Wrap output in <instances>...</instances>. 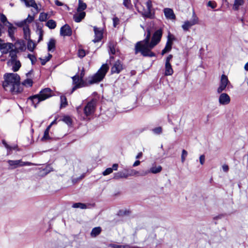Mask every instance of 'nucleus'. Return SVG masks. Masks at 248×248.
Listing matches in <instances>:
<instances>
[{"label":"nucleus","mask_w":248,"mask_h":248,"mask_svg":"<svg viewBox=\"0 0 248 248\" xmlns=\"http://www.w3.org/2000/svg\"><path fill=\"white\" fill-rule=\"evenodd\" d=\"M162 36V30L160 29L156 30L154 33L151 41L150 43L151 32L149 29L147 31V35L145 39L138 42L135 45V53L140 52L144 57H152L155 56V54L151 51L160 41Z\"/></svg>","instance_id":"obj_1"},{"label":"nucleus","mask_w":248,"mask_h":248,"mask_svg":"<svg viewBox=\"0 0 248 248\" xmlns=\"http://www.w3.org/2000/svg\"><path fill=\"white\" fill-rule=\"evenodd\" d=\"M4 81L2 86L6 91L13 94H16L23 90L20 85V77L15 73H6L4 76Z\"/></svg>","instance_id":"obj_2"},{"label":"nucleus","mask_w":248,"mask_h":248,"mask_svg":"<svg viewBox=\"0 0 248 248\" xmlns=\"http://www.w3.org/2000/svg\"><path fill=\"white\" fill-rule=\"evenodd\" d=\"M108 69V65L106 63L103 64L95 74L88 78V82L90 84H93L101 81L105 78Z\"/></svg>","instance_id":"obj_3"},{"label":"nucleus","mask_w":248,"mask_h":248,"mask_svg":"<svg viewBox=\"0 0 248 248\" xmlns=\"http://www.w3.org/2000/svg\"><path fill=\"white\" fill-rule=\"evenodd\" d=\"M199 23V17L196 15L194 11H193L191 19L185 21L184 24L182 25V28L184 31H188L192 26L198 24Z\"/></svg>","instance_id":"obj_4"},{"label":"nucleus","mask_w":248,"mask_h":248,"mask_svg":"<svg viewBox=\"0 0 248 248\" xmlns=\"http://www.w3.org/2000/svg\"><path fill=\"white\" fill-rule=\"evenodd\" d=\"M231 85V83L229 80L227 76L223 74L221 75L219 82V85L217 90L218 93H220L225 90L227 87Z\"/></svg>","instance_id":"obj_5"},{"label":"nucleus","mask_w":248,"mask_h":248,"mask_svg":"<svg viewBox=\"0 0 248 248\" xmlns=\"http://www.w3.org/2000/svg\"><path fill=\"white\" fill-rule=\"evenodd\" d=\"M7 162L10 167V169H14L19 167H22L24 166H31L35 165L34 164L30 162H23L22 160H9Z\"/></svg>","instance_id":"obj_6"},{"label":"nucleus","mask_w":248,"mask_h":248,"mask_svg":"<svg viewBox=\"0 0 248 248\" xmlns=\"http://www.w3.org/2000/svg\"><path fill=\"white\" fill-rule=\"evenodd\" d=\"M96 101L92 100L89 102L84 108V113L87 117L93 114L95 109Z\"/></svg>","instance_id":"obj_7"},{"label":"nucleus","mask_w":248,"mask_h":248,"mask_svg":"<svg viewBox=\"0 0 248 248\" xmlns=\"http://www.w3.org/2000/svg\"><path fill=\"white\" fill-rule=\"evenodd\" d=\"M73 84L74 85L72 88V91L70 93L71 94L77 89L81 88L84 86V82L83 79L79 78L78 75H76L72 77Z\"/></svg>","instance_id":"obj_8"},{"label":"nucleus","mask_w":248,"mask_h":248,"mask_svg":"<svg viewBox=\"0 0 248 248\" xmlns=\"http://www.w3.org/2000/svg\"><path fill=\"white\" fill-rule=\"evenodd\" d=\"M172 58V55H169L166 59L165 62V76H171L173 73V70L172 68L171 65L170 63V61Z\"/></svg>","instance_id":"obj_9"},{"label":"nucleus","mask_w":248,"mask_h":248,"mask_svg":"<svg viewBox=\"0 0 248 248\" xmlns=\"http://www.w3.org/2000/svg\"><path fill=\"white\" fill-rule=\"evenodd\" d=\"M162 170V168L161 166H156L155 164H154L149 170H142V173L141 175H146L150 173L153 174H156L160 172Z\"/></svg>","instance_id":"obj_10"},{"label":"nucleus","mask_w":248,"mask_h":248,"mask_svg":"<svg viewBox=\"0 0 248 248\" xmlns=\"http://www.w3.org/2000/svg\"><path fill=\"white\" fill-rule=\"evenodd\" d=\"M52 91L48 88H45L40 92L39 94L42 101H44L52 96Z\"/></svg>","instance_id":"obj_11"},{"label":"nucleus","mask_w":248,"mask_h":248,"mask_svg":"<svg viewBox=\"0 0 248 248\" xmlns=\"http://www.w3.org/2000/svg\"><path fill=\"white\" fill-rule=\"evenodd\" d=\"M220 95L218 97L219 103L221 105H226L229 104L231 102V98L226 93H220Z\"/></svg>","instance_id":"obj_12"},{"label":"nucleus","mask_w":248,"mask_h":248,"mask_svg":"<svg viewBox=\"0 0 248 248\" xmlns=\"http://www.w3.org/2000/svg\"><path fill=\"white\" fill-rule=\"evenodd\" d=\"M72 31L68 24H65L60 29V34L62 36H70L72 35Z\"/></svg>","instance_id":"obj_13"},{"label":"nucleus","mask_w":248,"mask_h":248,"mask_svg":"<svg viewBox=\"0 0 248 248\" xmlns=\"http://www.w3.org/2000/svg\"><path fill=\"white\" fill-rule=\"evenodd\" d=\"M93 30L95 34V38L93 41L94 43L98 42L101 41L103 37V30L101 28L94 27Z\"/></svg>","instance_id":"obj_14"},{"label":"nucleus","mask_w":248,"mask_h":248,"mask_svg":"<svg viewBox=\"0 0 248 248\" xmlns=\"http://www.w3.org/2000/svg\"><path fill=\"white\" fill-rule=\"evenodd\" d=\"M123 69V65L120 61H116L111 67V72L112 74L119 73Z\"/></svg>","instance_id":"obj_15"},{"label":"nucleus","mask_w":248,"mask_h":248,"mask_svg":"<svg viewBox=\"0 0 248 248\" xmlns=\"http://www.w3.org/2000/svg\"><path fill=\"white\" fill-rule=\"evenodd\" d=\"M13 45L12 43H2L0 50L2 54H7L13 47Z\"/></svg>","instance_id":"obj_16"},{"label":"nucleus","mask_w":248,"mask_h":248,"mask_svg":"<svg viewBox=\"0 0 248 248\" xmlns=\"http://www.w3.org/2000/svg\"><path fill=\"white\" fill-rule=\"evenodd\" d=\"M165 16L167 19L173 20L175 19V15L172 9L166 8L164 9Z\"/></svg>","instance_id":"obj_17"},{"label":"nucleus","mask_w":248,"mask_h":248,"mask_svg":"<svg viewBox=\"0 0 248 248\" xmlns=\"http://www.w3.org/2000/svg\"><path fill=\"white\" fill-rule=\"evenodd\" d=\"M173 39H170V36H168V39L166 43L165 48L162 50L161 54L162 55H164L166 53L169 52L170 51L171 49V46L172 44V41Z\"/></svg>","instance_id":"obj_18"},{"label":"nucleus","mask_w":248,"mask_h":248,"mask_svg":"<svg viewBox=\"0 0 248 248\" xmlns=\"http://www.w3.org/2000/svg\"><path fill=\"white\" fill-rule=\"evenodd\" d=\"M86 13L85 12H80L75 14L73 16V18L76 22H80L85 17Z\"/></svg>","instance_id":"obj_19"},{"label":"nucleus","mask_w":248,"mask_h":248,"mask_svg":"<svg viewBox=\"0 0 248 248\" xmlns=\"http://www.w3.org/2000/svg\"><path fill=\"white\" fill-rule=\"evenodd\" d=\"M25 4L27 7H31L34 8L36 13H38L39 11L38 5L36 4L34 0H26L25 2Z\"/></svg>","instance_id":"obj_20"},{"label":"nucleus","mask_w":248,"mask_h":248,"mask_svg":"<svg viewBox=\"0 0 248 248\" xmlns=\"http://www.w3.org/2000/svg\"><path fill=\"white\" fill-rule=\"evenodd\" d=\"M34 19V17L33 16H31L29 15L27 18L19 22L17 24V25L19 27H22L24 25H28V24L32 22L33 21Z\"/></svg>","instance_id":"obj_21"},{"label":"nucleus","mask_w":248,"mask_h":248,"mask_svg":"<svg viewBox=\"0 0 248 248\" xmlns=\"http://www.w3.org/2000/svg\"><path fill=\"white\" fill-rule=\"evenodd\" d=\"M29 99L31 100L32 103L33 104L35 108L36 107V105L41 101H42V99L39 94H36L35 95L31 96L29 98Z\"/></svg>","instance_id":"obj_22"},{"label":"nucleus","mask_w":248,"mask_h":248,"mask_svg":"<svg viewBox=\"0 0 248 248\" xmlns=\"http://www.w3.org/2000/svg\"><path fill=\"white\" fill-rule=\"evenodd\" d=\"M21 27H23L24 38L29 39L30 38L31 31L29 25H24Z\"/></svg>","instance_id":"obj_23"},{"label":"nucleus","mask_w":248,"mask_h":248,"mask_svg":"<svg viewBox=\"0 0 248 248\" xmlns=\"http://www.w3.org/2000/svg\"><path fill=\"white\" fill-rule=\"evenodd\" d=\"M109 47V53L110 54H115L117 51V49L116 48V44L113 42H110L108 44Z\"/></svg>","instance_id":"obj_24"},{"label":"nucleus","mask_w":248,"mask_h":248,"mask_svg":"<svg viewBox=\"0 0 248 248\" xmlns=\"http://www.w3.org/2000/svg\"><path fill=\"white\" fill-rule=\"evenodd\" d=\"M129 176L128 173L123 171H119L114 174V179H119L121 178H126Z\"/></svg>","instance_id":"obj_25"},{"label":"nucleus","mask_w":248,"mask_h":248,"mask_svg":"<svg viewBox=\"0 0 248 248\" xmlns=\"http://www.w3.org/2000/svg\"><path fill=\"white\" fill-rule=\"evenodd\" d=\"M56 41L51 38L47 43V50L48 51H53L55 48Z\"/></svg>","instance_id":"obj_26"},{"label":"nucleus","mask_w":248,"mask_h":248,"mask_svg":"<svg viewBox=\"0 0 248 248\" xmlns=\"http://www.w3.org/2000/svg\"><path fill=\"white\" fill-rule=\"evenodd\" d=\"M78 4L77 8V12H83V11L85 10L87 8V4L84 2L82 0H78Z\"/></svg>","instance_id":"obj_27"},{"label":"nucleus","mask_w":248,"mask_h":248,"mask_svg":"<svg viewBox=\"0 0 248 248\" xmlns=\"http://www.w3.org/2000/svg\"><path fill=\"white\" fill-rule=\"evenodd\" d=\"M142 15L144 17L150 19H153L155 17V14L152 12V9H147L143 13Z\"/></svg>","instance_id":"obj_28"},{"label":"nucleus","mask_w":248,"mask_h":248,"mask_svg":"<svg viewBox=\"0 0 248 248\" xmlns=\"http://www.w3.org/2000/svg\"><path fill=\"white\" fill-rule=\"evenodd\" d=\"M13 64L12 70L14 72L17 71L21 67V63L19 61L15 60V61L10 62Z\"/></svg>","instance_id":"obj_29"},{"label":"nucleus","mask_w":248,"mask_h":248,"mask_svg":"<svg viewBox=\"0 0 248 248\" xmlns=\"http://www.w3.org/2000/svg\"><path fill=\"white\" fill-rule=\"evenodd\" d=\"M2 143L7 149V155H10L13 150H16L17 148V146H11L9 145L4 140H2Z\"/></svg>","instance_id":"obj_30"},{"label":"nucleus","mask_w":248,"mask_h":248,"mask_svg":"<svg viewBox=\"0 0 248 248\" xmlns=\"http://www.w3.org/2000/svg\"><path fill=\"white\" fill-rule=\"evenodd\" d=\"M26 40L28 41V43H27L28 49L29 51L32 52L36 46V44L30 38L29 39H26Z\"/></svg>","instance_id":"obj_31"},{"label":"nucleus","mask_w":248,"mask_h":248,"mask_svg":"<svg viewBox=\"0 0 248 248\" xmlns=\"http://www.w3.org/2000/svg\"><path fill=\"white\" fill-rule=\"evenodd\" d=\"M9 56L11 57V59L8 62H13L15 61V60H16V54H17V51L16 50L13 49L12 48L9 51Z\"/></svg>","instance_id":"obj_32"},{"label":"nucleus","mask_w":248,"mask_h":248,"mask_svg":"<svg viewBox=\"0 0 248 248\" xmlns=\"http://www.w3.org/2000/svg\"><path fill=\"white\" fill-rule=\"evenodd\" d=\"M244 0H234L233 9L235 10H238L239 7L243 5Z\"/></svg>","instance_id":"obj_33"},{"label":"nucleus","mask_w":248,"mask_h":248,"mask_svg":"<svg viewBox=\"0 0 248 248\" xmlns=\"http://www.w3.org/2000/svg\"><path fill=\"white\" fill-rule=\"evenodd\" d=\"M46 26L50 29H54L56 27V23L54 20L50 19L46 22Z\"/></svg>","instance_id":"obj_34"},{"label":"nucleus","mask_w":248,"mask_h":248,"mask_svg":"<svg viewBox=\"0 0 248 248\" xmlns=\"http://www.w3.org/2000/svg\"><path fill=\"white\" fill-rule=\"evenodd\" d=\"M101 231V229L100 227L94 228L91 232V235L93 237H95L100 233Z\"/></svg>","instance_id":"obj_35"},{"label":"nucleus","mask_w":248,"mask_h":248,"mask_svg":"<svg viewBox=\"0 0 248 248\" xmlns=\"http://www.w3.org/2000/svg\"><path fill=\"white\" fill-rule=\"evenodd\" d=\"M8 24H9V26L8 27V34L9 36L13 38L14 37V31L16 29L15 27H14L11 24L9 23L8 22Z\"/></svg>","instance_id":"obj_36"},{"label":"nucleus","mask_w":248,"mask_h":248,"mask_svg":"<svg viewBox=\"0 0 248 248\" xmlns=\"http://www.w3.org/2000/svg\"><path fill=\"white\" fill-rule=\"evenodd\" d=\"M72 207L75 208H79L82 209L87 208V205L86 204L80 202H78L73 204Z\"/></svg>","instance_id":"obj_37"},{"label":"nucleus","mask_w":248,"mask_h":248,"mask_svg":"<svg viewBox=\"0 0 248 248\" xmlns=\"http://www.w3.org/2000/svg\"><path fill=\"white\" fill-rule=\"evenodd\" d=\"M62 121L69 126L71 125L72 124V119L68 116H63V117L62 119Z\"/></svg>","instance_id":"obj_38"},{"label":"nucleus","mask_w":248,"mask_h":248,"mask_svg":"<svg viewBox=\"0 0 248 248\" xmlns=\"http://www.w3.org/2000/svg\"><path fill=\"white\" fill-rule=\"evenodd\" d=\"M67 105V99L64 95L61 96V107H65Z\"/></svg>","instance_id":"obj_39"},{"label":"nucleus","mask_w":248,"mask_h":248,"mask_svg":"<svg viewBox=\"0 0 248 248\" xmlns=\"http://www.w3.org/2000/svg\"><path fill=\"white\" fill-rule=\"evenodd\" d=\"M48 18V15L45 13H41L39 15V20L40 21H45Z\"/></svg>","instance_id":"obj_40"},{"label":"nucleus","mask_w":248,"mask_h":248,"mask_svg":"<svg viewBox=\"0 0 248 248\" xmlns=\"http://www.w3.org/2000/svg\"><path fill=\"white\" fill-rule=\"evenodd\" d=\"M141 173H142V170L140 171H138L135 170H130V173H128V174H129V176H134V175L143 176L144 175H141Z\"/></svg>","instance_id":"obj_41"},{"label":"nucleus","mask_w":248,"mask_h":248,"mask_svg":"<svg viewBox=\"0 0 248 248\" xmlns=\"http://www.w3.org/2000/svg\"><path fill=\"white\" fill-rule=\"evenodd\" d=\"M52 57V55L50 54H48V56L46 57L45 59L40 58V60L41 62V64L43 65H44L47 62L50 60L51 58Z\"/></svg>","instance_id":"obj_42"},{"label":"nucleus","mask_w":248,"mask_h":248,"mask_svg":"<svg viewBox=\"0 0 248 248\" xmlns=\"http://www.w3.org/2000/svg\"><path fill=\"white\" fill-rule=\"evenodd\" d=\"M123 5L127 9H130L132 7V5L130 0H124Z\"/></svg>","instance_id":"obj_43"},{"label":"nucleus","mask_w":248,"mask_h":248,"mask_svg":"<svg viewBox=\"0 0 248 248\" xmlns=\"http://www.w3.org/2000/svg\"><path fill=\"white\" fill-rule=\"evenodd\" d=\"M32 83L31 79H26L22 82V84L27 87H31L32 85Z\"/></svg>","instance_id":"obj_44"},{"label":"nucleus","mask_w":248,"mask_h":248,"mask_svg":"<svg viewBox=\"0 0 248 248\" xmlns=\"http://www.w3.org/2000/svg\"><path fill=\"white\" fill-rule=\"evenodd\" d=\"M49 132L47 130H45L44 136L41 139L42 141H46L50 139L49 136Z\"/></svg>","instance_id":"obj_45"},{"label":"nucleus","mask_w":248,"mask_h":248,"mask_svg":"<svg viewBox=\"0 0 248 248\" xmlns=\"http://www.w3.org/2000/svg\"><path fill=\"white\" fill-rule=\"evenodd\" d=\"M187 152L183 149L182 152V155H181V161L182 163H184L186 160V158L187 155Z\"/></svg>","instance_id":"obj_46"},{"label":"nucleus","mask_w":248,"mask_h":248,"mask_svg":"<svg viewBox=\"0 0 248 248\" xmlns=\"http://www.w3.org/2000/svg\"><path fill=\"white\" fill-rule=\"evenodd\" d=\"M78 56L79 58H82L86 55L85 51L83 49H79L78 51Z\"/></svg>","instance_id":"obj_47"},{"label":"nucleus","mask_w":248,"mask_h":248,"mask_svg":"<svg viewBox=\"0 0 248 248\" xmlns=\"http://www.w3.org/2000/svg\"><path fill=\"white\" fill-rule=\"evenodd\" d=\"M113 171V169L111 168H108L106 169L102 173L104 176H106L111 173Z\"/></svg>","instance_id":"obj_48"},{"label":"nucleus","mask_w":248,"mask_h":248,"mask_svg":"<svg viewBox=\"0 0 248 248\" xmlns=\"http://www.w3.org/2000/svg\"><path fill=\"white\" fill-rule=\"evenodd\" d=\"M152 130L155 134H160L162 132V128L160 126L155 128Z\"/></svg>","instance_id":"obj_49"},{"label":"nucleus","mask_w":248,"mask_h":248,"mask_svg":"<svg viewBox=\"0 0 248 248\" xmlns=\"http://www.w3.org/2000/svg\"><path fill=\"white\" fill-rule=\"evenodd\" d=\"M28 57L31 60V63L32 64H33L35 63V62L36 61V58L34 55H32V54H28Z\"/></svg>","instance_id":"obj_50"},{"label":"nucleus","mask_w":248,"mask_h":248,"mask_svg":"<svg viewBox=\"0 0 248 248\" xmlns=\"http://www.w3.org/2000/svg\"><path fill=\"white\" fill-rule=\"evenodd\" d=\"M119 19L117 17L113 18V25L114 27H116L119 24Z\"/></svg>","instance_id":"obj_51"},{"label":"nucleus","mask_w":248,"mask_h":248,"mask_svg":"<svg viewBox=\"0 0 248 248\" xmlns=\"http://www.w3.org/2000/svg\"><path fill=\"white\" fill-rule=\"evenodd\" d=\"M111 247H113V248H126V247H127L128 246H122V245H118L115 244H111L110 245Z\"/></svg>","instance_id":"obj_52"},{"label":"nucleus","mask_w":248,"mask_h":248,"mask_svg":"<svg viewBox=\"0 0 248 248\" xmlns=\"http://www.w3.org/2000/svg\"><path fill=\"white\" fill-rule=\"evenodd\" d=\"M146 6L147 7V9H152V1L150 0H148L146 2Z\"/></svg>","instance_id":"obj_53"},{"label":"nucleus","mask_w":248,"mask_h":248,"mask_svg":"<svg viewBox=\"0 0 248 248\" xmlns=\"http://www.w3.org/2000/svg\"><path fill=\"white\" fill-rule=\"evenodd\" d=\"M0 20L3 23H5V22H7V18L5 16V15H4L3 14H1L0 16Z\"/></svg>","instance_id":"obj_54"},{"label":"nucleus","mask_w":248,"mask_h":248,"mask_svg":"<svg viewBox=\"0 0 248 248\" xmlns=\"http://www.w3.org/2000/svg\"><path fill=\"white\" fill-rule=\"evenodd\" d=\"M207 5L212 8H215L216 7V3L212 1H208Z\"/></svg>","instance_id":"obj_55"},{"label":"nucleus","mask_w":248,"mask_h":248,"mask_svg":"<svg viewBox=\"0 0 248 248\" xmlns=\"http://www.w3.org/2000/svg\"><path fill=\"white\" fill-rule=\"evenodd\" d=\"M200 162L201 165H203L205 162V156L202 155L200 156Z\"/></svg>","instance_id":"obj_56"},{"label":"nucleus","mask_w":248,"mask_h":248,"mask_svg":"<svg viewBox=\"0 0 248 248\" xmlns=\"http://www.w3.org/2000/svg\"><path fill=\"white\" fill-rule=\"evenodd\" d=\"M45 170L46 171V173H48L53 170L52 168L49 166L46 167L45 169Z\"/></svg>","instance_id":"obj_57"},{"label":"nucleus","mask_w":248,"mask_h":248,"mask_svg":"<svg viewBox=\"0 0 248 248\" xmlns=\"http://www.w3.org/2000/svg\"><path fill=\"white\" fill-rule=\"evenodd\" d=\"M222 169L224 171L227 172L229 170V167L227 165H223L222 166Z\"/></svg>","instance_id":"obj_58"},{"label":"nucleus","mask_w":248,"mask_h":248,"mask_svg":"<svg viewBox=\"0 0 248 248\" xmlns=\"http://www.w3.org/2000/svg\"><path fill=\"white\" fill-rule=\"evenodd\" d=\"M43 39V31L40 30L39 31V37L38 39V42H40Z\"/></svg>","instance_id":"obj_59"},{"label":"nucleus","mask_w":248,"mask_h":248,"mask_svg":"<svg viewBox=\"0 0 248 248\" xmlns=\"http://www.w3.org/2000/svg\"><path fill=\"white\" fill-rule=\"evenodd\" d=\"M55 3L56 5L59 6H62L63 5V4L62 2L59 1L58 0H55Z\"/></svg>","instance_id":"obj_60"},{"label":"nucleus","mask_w":248,"mask_h":248,"mask_svg":"<svg viewBox=\"0 0 248 248\" xmlns=\"http://www.w3.org/2000/svg\"><path fill=\"white\" fill-rule=\"evenodd\" d=\"M85 75V71L84 69H83L80 74V75L79 76V78H81V79H83V77Z\"/></svg>","instance_id":"obj_61"},{"label":"nucleus","mask_w":248,"mask_h":248,"mask_svg":"<svg viewBox=\"0 0 248 248\" xmlns=\"http://www.w3.org/2000/svg\"><path fill=\"white\" fill-rule=\"evenodd\" d=\"M140 161L137 160L133 164V167H137V166H139L140 164Z\"/></svg>","instance_id":"obj_62"},{"label":"nucleus","mask_w":248,"mask_h":248,"mask_svg":"<svg viewBox=\"0 0 248 248\" xmlns=\"http://www.w3.org/2000/svg\"><path fill=\"white\" fill-rule=\"evenodd\" d=\"M118 165L117 164H114L112 165V169H113V170H118Z\"/></svg>","instance_id":"obj_63"},{"label":"nucleus","mask_w":248,"mask_h":248,"mask_svg":"<svg viewBox=\"0 0 248 248\" xmlns=\"http://www.w3.org/2000/svg\"><path fill=\"white\" fill-rule=\"evenodd\" d=\"M142 156V152H140L138 153V154L136 156V159H139Z\"/></svg>","instance_id":"obj_64"}]
</instances>
